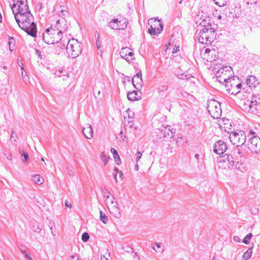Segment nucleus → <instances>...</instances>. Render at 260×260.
<instances>
[{
	"label": "nucleus",
	"mask_w": 260,
	"mask_h": 260,
	"mask_svg": "<svg viewBox=\"0 0 260 260\" xmlns=\"http://www.w3.org/2000/svg\"><path fill=\"white\" fill-rule=\"evenodd\" d=\"M79 258L76 255H72L70 257V259L69 260H78Z\"/></svg>",
	"instance_id": "nucleus-56"
},
{
	"label": "nucleus",
	"mask_w": 260,
	"mask_h": 260,
	"mask_svg": "<svg viewBox=\"0 0 260 260\" xmlns=\"http://www.w3.org/2000/svg\"><path fill=\"white\" fill-rule=\"evenodd\" d=\"M56 44V47L59 48V49H63L65 48L66 44L65 42L62 40V38H60L59 37L57 38V39L56 40L55 43Z\"/></svg>",
	"instance_id": "nucleus-26"
},
{
	"label": "nucleus",
	"mask_w": 260,
	"mask_h": 260,
	"mask_svg": "<svg viewBox=\"0 0 260 260\" xmlns=\"http://www.w3.org/2000/svg\"><path fill=\"white\" fill-rule=\"evenodd\" d=\"M64 22H66L64 18L57 20L56 23L54 26V28L56 29L57 36H59L60 35L62 34L63 32L67 30L68 25L66 24H64L63 25H60V23H63Z\"/></svg>",
	"instance_id": "nucleus-13"
},
{
	"label": "nucleus",
	"mask_w": 260,
	"mask_h": 260,
	"mask_svg": "<svg viewBox=\"0 0 260 260\" xmlns=\"http://www.w3.org/2000/svg\"><path fill=\"white\" fill-rule=\"evenodd\" d=\"M100 214L101 220L104 223H106L108 220L107 216L101 210L100 212Z\"/></svg>",
	"instance_id": "nucleus-33"
},
{
	"label": "nucleus",
	"mask_w": 260,
	"mask_h": 260,
	"mask_svg": "<svg viewBox=\"0 0 260 260\" xmlns=\"http://www.w3.org/2000/svg\"><path fill=\"white\" fill-rule=\"evenodd\" d=\"M227 149L226 143L223 140H219L214 144L213 152L217 154L220 155L223 154Z\"/></svg>",
	"instance_id": "nucleus-12"
},
{
	"label": "nucleus",
	"mask_w": 260,
	"mask_h": 260,
	"mask_svg": "<svg viewBox=\"0 0 260 260\" xmlns=\"http://www.w3.org/2000/svg\"><path fill=\"white\" fill-rule=\"evenodd\" d=\"M20 250L25 256L26 255V254H29V253L27 252V249H22V248H20Z\"/></svg>",
	"instance_id": "nucleus-57"
},
{
	"label": "nucleus",
	"mask_w": 260,
	"mask_h": 260,
	"mask_svg": "<svg viewBox=\"0 0 260 260\" xmlns=\"http://www.w3.org/2000/svg\"><path fill=\"white\" fill-rule=\"evenodd\" d=\"M118 19H113L110 22L108 23V26L111 29L118 30Z\"/></svg>",
	"instance_id": "nucleus-25"
},
{
	"label": "nucleus",
	"mask_w": 260,
	"mask_h": 260,
	"mask_svg": "<svg viewBox=\"0 0 260 260\" xmlns=\"http://www.w3.org/2000/svg\"><path fill=\"white\" fill-rule=\"evenodd\" d=\"M82 240L85 242L88 241L89 239V235L88 233L84 232L83 233L81 237Z\"/></svg>",
	"instance_id": "nucleus-37"
},
{
	"label": "nucleus",
	"mask_w": 260,
	"mask_h": 260,
	"mask_svg": "<svg viewBox=\"0 0 260 260\" xmlns=\"http://www.w3.org/2000/svg\"><path fill=\"white\" fill-rule=\"evenodd\" d=\"M134 169L136 171H138L139 170V166L138 164L136 165L134 167Z\"/></svg>",
	"instance_id": "nucleus-63"
},
{
	"label": "nucleus",
	"mask_w": 260,
	"mask_h": 260,
	"mask_svg": "<svg viewBox=\"0 0 260 260\" xmlns=\"http://www.w3.org/2000/svg\"><path fill=\"white\" fill-rule=\"evenodd\" d=\"M68 13V12L66 10H64L62 9L60 10V15L61 16H66V14Z\"/></svg>",
	"instance_id": "nucleus-50"
},
{
	"label": "nucleus",
	"mask_w": 260,
	"mask_h": 260,
	"mask_svg": "<svg viewBox=\"0 0 260 260\" xmlns=\"http://www.w3.org/2000/svg\"><path fill=\"white\" fill-rule=\"evenodd\" d=\"M56 34V31L55 28H53L52 27L51 28H47L45 30V32L42 35L43 40L47 44H53L59 37Z\"/></svg>",
	"instance_id": "nucleus-8"
},
{
	"label": "nucleus",
	"mask_w": 260,
	"mask_h": 260,
	"mask_svg": "<svg viewBox=\"0 0 260 260\" xmlns=\"http://www.w3.org/2000/svg\"><path fill=\"white\" fill-rule=\"evenodd\" d=\"M232 94H237L238 96V99L237 100V102H242V99L241 98V93H240V90H237L236 89L233 88V90L231 91Z\"/></svg>",
	"instance_id": "nucleus-30"
},
{
	"label": "nucleus",
	"mask_w": 260,
	"mask_h": 260,
	"mask_svg": "<svg viewBox=\"0 0 260 260\" xmlns=\"http://www.w3.org/2000/svg\"><path fill=\"white\" fill-rule=\"evenodd\" d=\"M101 159L104 162V165L106 166L110 159L109 156H107L104 152H102L101 154Z\"/></svg>",
	"instance_id": "nucleus-34"
},
{
	"label": "nucleus",
	"mask_w": 260,
	"mask_h": 260,
	"mask_svg": "<svg viewBox=\"0 0 260 260\" xmlns=\"http://www.w3.org/2000/svg\"><path fill=\"white\" fill-rule=\"evenodd\" d=\"M148 24L150 28L148 29V33L151 36H157L163 30L164 25L160 19L158 18H150L148 20Z\"/></svg>",
	"instance_id": "nucleus-7"
},
{
	"label": "nucleus",
	"mask_w": 260,
	"mask_h": 260,
	"mask_svg": "<svg viewBox=\"0 0 260 260\" xmlns=\"http://www.w3.org/2000/svg\"><path fill=\"white\" fill-rule=\"evenodd\" d=\"M179 51V46H175L174 48H173V50L172 51L173 53H177L178 51Z\"/></svg>",
	"instance_id": "nucleus-52"
},
{
	"label": "nucleus",
	"mask_w": 260,
	"mask_h": 260,
	"mask_svg": "<svg viewBox=\"0 0 260 260\" xmlns=\"http://www.w3.org/2000/svg\"><path fill=\"white\" fill-rule=\"evenodd\" d=\"M22 77L23 78V80L24 82L27 84L28 82H29V77L26 75V73H25V74H23V72H22Z\"/></svg>",
	"instance_id": "nucleus-42"
},
{
	"label": "nucleus",
	"mask_w": 260,
	"mask_h": 260,
	"mask_svg": "<svg viewBox=\"0 0 260 260\" xmlns=\"http://www.w3.org/2000/svg\"><path fill=\"white\" fill-rule=\"evenodd\" d=\"M133 78H142V73L141 72H139L138 73H137L136 75H135L134 76Z\"/></svg>",
	"instance_id": "nucleus-51"
},
{
	"label": "nucleus",
	"mask_w": 260,
	"mask_h": 260,
	"mask_svg": "<svg viewBox=\"0 0 260 260\" xmlns=\"http://www.w3.org/2000/svg\"><path fill=\"white\" fill-rule=\"evenodd\" d=\"M234 240L235 241H236V242H240L241 241V238L240 237H239L238 236H235L234 237Z\"/></svg>",
	"instance_id": "nucleus-53"
},
{
	"label": "nucleus",
	"mask_w": 260,
	"mask_h": 260,
	"mask_svg": "<svg viewBox=\"0 0 260 260\" xmlns=\"http://www.w3.org/2000/svg\"><path fill=\"white\" fill-rule=\"evenodd\" d=\"M181 79H188V78L187 77V76L186 75H181V77H180Z\"/></svg>",
	"instance_id": "nucleus-61"
},
{
	"label": "nucleus",
	"mask_w": 260,
	"mask_h": 260,
	"mask_svg": "<svg viewBox=\"0 0 260 260\" xmlns=\"http://www.w3.org/2000/svg\"><path fill=\"white\" fill-rule=\"evenodd\" d=\"M42 8V4L41 3H39L36 5V8L40 10Z\"/></svg>",
	"instance_id": "nucleus-55"
},
{
	"label": "nucleus",
	"mask_w": 260,
	"mask_h": 260,
	"mask_svg": "<svg viewBox=\"0 0 260 260\" xmlns=\"http://www.w3.org/2000/svg\"><path fill=\"white\" fill-rule=\"evenodd\" d=\"M242 87V84L241 82H238L237 84L236 85V88L235 89H236L237 90H240Z\"/></svg>",
	"instance_id": "nucleus-49"
},
{
	"label": "nucleus",
	"mask_w": 260,
	"mask_h": 260,
	"mask_svg": "<svg viewBox=\"0 0 260 260\" xmlns=\"http://www.w3.org/2000/svg\"><path fill=\"white\" fill-rule=\"evenodd\" d=\"M238 158L239 157H237V159H238ZM239 158L240 161H238L236 164V168L237 170L240 171L241 172H242L244 170L243 162V161H242V157L241 158L239 157Z\"/></svg>",
	"instance_id": "nucleus-28"
},
{
	"label": "nucleus",
	"mask_w": 260,
	"mask_h": 260,
	"mask_svg": "<svg viewBox=\"0 0 260 260\" xmlns=\"http://www.w3.org/2000/svg\"><path fill=\"white\" fill-rule=\"evenodd\" d=\"M215 4L219 7H223L226 5L227 0H213Z\"/></svg>",
	"instance_id": "nucleus-35"
},
{
	"label": "nucleus",
	"mask_w": 260,
	"mask_h": 260,
	"mask_svg": "<svg viewBox=\"0 0 260 260\" xmlns=\"http://www.w3.org/2000/svg\"><path fill=\"white\" fill-rule=\"evenodd\" d=\"M142 153L139 152V151H138L137 153V157H136V159H137V162H138L139 161V160H140V159L142 157Z\"/></svg>",
	"instance_id": "nucleus-48"
},
{
	"label": "nucleus",
	"mask_w": 260,
	"mask_h": 260,
	"mask_svg": "<svg viewBox=\"0 0 260 260\" xmlns=\"http://www.w3.org/2000/svg\"><path fill=\"white\" fill-rule=\"evenodd\" d=\"M118 27H119L118 30L124 29L127 26V22L125 19H122L119 20L118 19Z\"/></svg>",
	"instance_id": "nucleus-27"
},
{
	"label": "nucleus",
	"mask_w": 260,
	"mask_h": 260,
	"mask_svg": "<svg viewBox=\"0 0 260 260\" xmlns=\"http://www.w3.org/2000/svg\"><path fill=\"white\" fill-rule=\"evenodd\" d=\"M232 68L230 66H225L220 68L216 73V75H220L223 77H226V78H230L232 77Z\"/></svg>",
	"instance_id": "nucleus-15"
},
{
	"label": "nucleus",
	"mask_w": 260,
	"mask_h": 260,
	"mask_svg": "<svg viewBox=\"0 0 260 260\" xmlns=\"http://www.w3.org/2000/svg\"><path fill=\"white\" fill-rule=\"evenodd\" d=\"M36 52L37 55H38V56L41 59L42 58L41 51L38 49H36Z\"/></svg>",
	"instance_id": "nucleus-54"
},
{
	"label": "nucleus",
	"mask_w": 260,
	"mask_h": 260,
	"mask_svg": "<svg viewBox=\"0 0 260 260\" xmlns=\"http://www.w3.org/2000/svg\"><path fill=\"white\" fill-rule=\"evenodd\" d=\"M126 113L128 115V117L131 120H133L135 117V113L133 111H131L129 109L126 110Z\"/></svg>",
	"instance_id": "nucleus-38"
},
{
	"label": "nucleus",
	"mask_w": 260,
	"mask_h": 260,
	"mask_svg": "<svg viewBox=\"0 0 260 260\" xmlns=\"http://www.w3.org/2000/svg\"><path fill=\"white\" fill-rule=\"evenodd\" d=\"M128 124H129V127H132L134 124L133 120H131L128 121Z\"/></svg>",
	"instance_id": "nucleus-60"
},
{
	"label": "nucleus",
	"mask_w": 260,
	"mask_h": 260,
	"mask_svg": "<svg viewBox=\"0 0 260 260\" xmlns=\"http://www.w3.org/2000/svg\"><path fill=\"white\" fill-rule=\"evenodd\" d=\"M211 260H220L219 258L216 257L215 256H213Z\"/></svg>",
	"instance_id": "nucleus-64"
},
{
	"label": "nucleus",
	"mask_w": 260,
	"mask_h": 260,
	"mask_svg": "<svg viewBox=\"0 0 260 260\" xmlns=\"http://www.w3.org/2000/svg\"><path fill=\"white\" fill-rule=\"evenodd\" d=\"M216 77L218 82L221 83H226L227 84L228 81L230 79V78H226V77H223L220 75H216Z\"/></svg>",
	"instance_id": "nucleus-29"
},
{
	"label": "nucleus",
	"mask_w": 260,
	"mask_h": 260,
	"mask_svg": "<svg viewBox=\"0 0 260 260\" xmlns=\"http://www.w3.org/2000/svg\"><path fill=\"white\" fill-rule=\"evenodd\" d=\"M132 82L134 87L136 89H137L138 90H140L141 89V88L142 87L143 83L142 78H133V79L132 80Z\"/></svg>",
	"instance_id": "nucleus-21"
},
{
	"label": "nucleus",
	"mask_w": 260,
	"mask_h": 260,
	"mask_svg": "<svg viewBox=\"0 0 260 260\" xmlns=\"http://www.w3.org/2000/svg\"><path fill=\"white\" fill-rule=\"evenodd\" d=\"M14 17L22 30L33 38L37 37V24L33 21L34 17L30 11H25L20 14L14 13Z\"/></svg>",
	"instance_id": "nucleus-2"
},
{
	"label": "nucleus",
	"mask_w": 260,
	"mask_h": 260,
	"mask_svg": "<svg viewBox=\"0 0 260 260\" xmlns=\"http://www.w3.org/2000/svg\"><path fill=\"white\" fill-rule=\"evenodd\" d=\"M221 157L222 158V160L224 162L227 161L229 163V168H230L231 167H233L234 161L233 160V156L231 155L225 154L222 156Z\"/></svg>",
	"instance_id": "nucleus-22"
},
{
	"label": "nucleus",
	"mask_w": 260,
	"mask_h": 260,
	"mask_svg": "<svg viewBox=\"0 0 260 260\" xmlns=\"http://www.w3.org/2000/svg\"><path fill=\"white\" fill-rule=\"evenodd\" d=\"M142 93L139 90H134L132 92L129 91L127 93V97L128 100L135 101L140 100L141 98Z\"/></svg>",
	"instance_id": "nucleus-17"
},
{
	"label": "nucleus",
	"mask_w": 260,
	"mask_h": 260,
	"mask_svg": "<svg viewBox=\"0 0 260 260\" xmlns=\"http://www.w3.org/2000/svg\"><path fill=\"white\" fill-rule=\"evenodd\" d=\"M82 133L87 139H90L93 137V131L89 124H87L86 127L82 128Z\"/></svg>",
	"instance_id": "nucleus-18"
},
{
	"label": "nucleus",
	"mask_w": 260,
	"mask_h": 260,
	"mask_svg": "<svg viewBox=\"0 0 260 260\" xmlns=\"http://www.w3.org/2000/svg\"><path fill=\"white\" fill-rule=\"evenodd\" d=\"M11 7L14 14L30 11L27 0H17V3H14Z\"/></svg>",
	"instance_id": "nucleus-9"
},
{
	"label": "nucleus",
	"mask_w": 260,
	"mask_h": 260,
	"mask_svg": "<svg viewBox=\"0 0 260 260\" xmlns=\"http://www.w3.org/2000/svg\"><path fill=\"white\" fill-rule=\"evenodd\" d=\"M228 81L227 84H225V87L227 88V90L231 92L233 88L235 89L236 88V85L239 82V78L235 76L231 77Z\"/></svg>",
	"instance_id": "nucleus-16"
},
{
	"label": "nucleus",
	"mask_w": 260,
	"mask_h": 260,
	"mask_svg": "<svg viewBox=\"0 0 260 260\" xmlns=\"http://www.w3.org/2000/svg\"><path fill=\"white\" fill-rule=\"evenodd\" d=\"M167 89L168 86L166 85H163L162 86H159L157 90L158 92H160L167 90Z\"/></svg>",
	"instance_id": "nucleus-43"
},
{
	"label": "nucleus",
	"mask_w": 260,
	"mask_h": 260,
	"mask_svg": "<svg viewBox=\"0 0 260 260\" xmlns=\"http://www.w3.org/2000/svg\"><path fill=\"white\" fill-rule=\"evenodd\" d=\"M33 230L35 232H37V233H40L41 230H42V229L40 228L38 225H36V224H34L33 225Z\"/></svg>",
	"instance_id": "nucleus-44"
},
{
	"label": "nucleus",
	"mask_w": 260,
	"mask_h": 260,
	"mask_svg": "<svg viewBox=\"0 0 260 260\" xmlns=\"http://www.w3.org/2000/svg\"><path fill=\"white\" fill-rule=\"evenodd\" d=\"M247 145L248 149L252 153L260 152V138L257 136H252L250 137Z\"/></svg>",
	"instance_id": "nucleus-10"
},
{
	"label": "nucleus",
	"mask_w": 260,
	"mask_h": 260,
	"mask_svg": "<svg viewBox=\"0 0 260 260\" xmlns=\"http://www.w3.org/2000/svg\"><path fill=\"white\" fill-rule=\"evenodd\" d=\"M32 181L34 183L40 185L43 183L44 179L41 175L37 174L33 176Z\"/></svg>",
	"instance_id": "nucleus-24"
},
{
	"label": "nucleus",
	"mask_w": 260,
	"mask_h": 260,
	"mask_svg": "<svg viewBox=\"0 0 260 260\" xmlns=\"http://www.w3.org/2000/svg\"><path fill=\"white\" fill-rule=\"evenodd\" d=\"M67 52L72 58H76L81 53L82 49L77 40H70L66 45Z\"/></svg>",
	"instance_id": "nucleus-5"
},
{
	"label": "nucleus",
	"mask_w": 260,
	"mask_h": 260,
	"mask_svg": "<svg viewBox=\"0 0 260 260\" xmlns=\"http://www.w3.org/2000/svg\"><path fill=\"white\" fill-rule=\"evenodd\" d=\"M101 260H109L107 257H106L105 255H103L101 257Z\"/></svg>",
	"instance_id": "nucleus-62"
},
{
	"label": "nucleus",
	"mask_w": 260,
	"mask_h": 260,
	"mask_svg": "<svg viewBox=\"0 0 260 260\" xmlns=\"http://www.w3.org/2000/svg\"><path fill=\"white\" fill-rule=\"evenodd\" d=\"M207 109L209 113L214 119L219 118L221 114L220 105L217 101L211 99L208 101Z\"/></svg>",
	"instance_id": "nucleus-6"
},
{
	"label": "nucleus",
	"mask_w": 260,
	"mask_h": 260,
	"mask_svg": "<svg viewBox=\"0 0 260 260\" xmlns=\"http://www.w3.org/2000/svg\"><path fill=\"white\" fill-rule=\"evenodd\" d=\"M96 45L97 47V49L98 50V54H99V51H100V53H102V50H100L101 47V43L99 41V35H98L97 38L96 39Z\"/></svg>",
	"instance_id": "nucleus-39"
},
{
	"label": "nucleus",
	"mask_w": 260,
	"mask_h": 260,
	"mask_svg": "<svg viewBox=\"0 0 260 260\" xmlns=\"http://www.w3.org/2000/svg\"><path fill=\"white\" fill-rule=\"evenodd\" d=\"M247 132L248 137H249L250 136H256V133L254 132L252 129L249 128L247 130Z\"/></svg>",
	"instance_id": "nucleus-45"
},
{
	"label": "nucleus",
	"mask_w": 260,
	"mask_h": 260,
	"mask_svg": "<svg viewBox=\"0 0 260 260\" xmlns=\"http://www.w3.org/2000/svg\"><path fill=\"white\" fill-rule=\"evenodd\" d=\"M15 42V41L14 40V39L12 38V37H9V48H10V50L12 51V49H11V45L12 44H14V43Z\"/></svg>",
	"instance_id": "nucleus-47"
},
{
	"label": "nucleus",
	"mask_w": 260,
	"mask_h": 260,
	"mask_svg": "<svg viewBox=\"0 0 260 260\" xmlns=\"http://www.w3.org/2000/svg\"><path fill=\"white\" fill-rule=\"evenodd\" d=\"M246 84L250 90L247 89L245 91L246 94H245V110H248L252 113H256L257 111L259 98L254 95L251 90L258 84V82L255 76L251 75L246 79Z\"/></svg>",
	"instance_id": "nucleus-1"
},
{
	"label": "nucleus",
	"mask_w": 260,
	"mask_h": 260,
	"mask_svg": "<svg viewBox=\"0 0 260 260\" xmlns=\"http://www.w3.org/2000/svg\"><path fill=\"white\" fill-rule=\"evenodd\" d=\"M198 18H196V22L197 24H199L201 27H204V28H207L211 27V24L210 23V20L209 17H206L205 18H204L201 22H200L199 20H198Z\"/></svg>",
	"instance_id": "nucleus-19"
},
{
	"label": "nucleus",
	"mask_w": 260,
	"mask_h": 260,
	"mask_svg": "<svg viewBox=\"0 0 260 260\" xmlns=\"http://www.w3.org/2000/svg\"><path fill=\"white\" fill-rule=\"evenodd\" d=\"M173 130V128H171V126L167 125L160 131V135H162L164 138H171L174 136L175 131V129L174 131Z\"/></svg>",
	"instance_id": "nucleus-14"
},
{
	"label": "nucleus",
	"mask_w": 260,
	"mask_h": 260,
	"mask_svg": "<svg viewBox=\"0 0 260 260\" xmlns=\"http://www.w3.org/2000/svg\"><path fill=\"white\" fill-rule=\"evenodd\" d=\"M111 152L113 154V158L115 163L117 165H120L121 164V159L117 150L115 149L112 148L111 149Z\"/></svg>",
	"instance_id": "nucleus-23"
},
{
	"label": "nucleus",
	"mask_w": 260,
	"mask_h": 260,
	"mask_svg": "<svg viewBox=\"0 0 260 260\" xmlns=\"http://www.w3.org/2000/svg\"><path fill=\"white\" fill-rule=\"evenodd\" d=\"M120 55L128 62H132L135 59L133 50L127 47H123L121 49Z\"/></svg>",
	"instance_id": "nucleus-11"
},
{
	"label": "nucleus",
	"mask_w": 260,
	"mask_h": 260,
	"mask_svg": "<svg viewBox=\"0 0 260 260\" xmlns=\"http://www.w3.org/2000/svg\"><path fill=\"white\" fill-rule=\"evenodd\" d=\"M254 244L252 243V246L248 248V250H246V251L245 252V259H248L249 258L252 254V249L253 248Z\"/></svg>",
	"instance_id": "nucleus-31"
},
{
	"label": "nucleus",
	"mask_w": 260,
	"mask_h": 260,
	"mask_svg": "<svg viewBox=\"0 0 260 260\" xmlns=\"http://www.w3.org/2000/svg\"><path fill=\"white\" fill-rule=\"evenodd\" d=\"M227 124L226 123L224 124L223 128L225 129V131L228 133H231L229 138L230 141L232 143L236 145V147L234 149V153L236 157H240V158L243 156L244 149H243V145H244V139L241 138L240 136L243 137L242 133L244 132L239 130L237 132H232L231 131V128H229L228 130H226V128H228L226 126Z\"/></svg>",
	"instance_id": "nucleus-3"
},
{
	"label": "nucleus",
	"mask_w": 260,
	"mask_h": 260,
	"mask_svg": "<svg viewBox=\"0 0 260 260\" xmlns=\"http://www.w3.org/2000/svg\"><path fill=\"white\" fill-rule=\"evenodd\" d=\"M252 237L251 233H249L246 236H245V244H248L250 242V240Z\"/></svg>",
	"instance_id": "nucleus-41"
},
{
	"label": "nucleus",
	"mask_w": 260,
	"mask_h": 260,
	"mask_svg": "<svg viewBox=\"0 0 260 260\" xmlns=\"http://www.w3.org/2000/svg\"><path fill=\"white\" fill-rule=\"evenodd\" d=\"M59 74L55 73V75H57L59 77L61 76V75L63 76H66V74H67L68 72L62 69L61 70H59Z\"/></svg>",
	"instance_id": "nucleus-46"
},
{
	"label": "nucleus",
	"mask_w": 260,
	"mask_h": 260,
	"mask_svg": "<svg viewBox=\"0 0 260 260\" xmlns=\"http://www.w3.org/2000/svg\"><path fill=\"white\" fill-rule=\"evenodd\" d=\"M64 205L66 207L71 208L72 205L70 203H69L67 200L64 202Z\"/></svg>",
	"instance_id": "nucleus-58"
},
{
	"label": "nucleus",
	"mask_w": 260,
	"mask_h": 260,
	"mask_svg": "<svg viewBox=\"0 0 260 260\" xmlns=\"http://www.w3.org/2000/svg\"><path fill=\"white\" fill-rule=\"evenodd\" d=\"M240 9V8H236L235 9V14L234 15V17L236 18H239L241 17V19H242L243 16H242V12L241 10H239Z\"/></svg>",
	"instance_id": "nucleus-32"
},
{
	"label": "nucleus",
	"mask_w": 260,
	"mask_h": 260,
	"mask_svg": "<svg viewBox=\"0 0 260 260\" xmlns=\"http://www.w3.org/2000/svg\"><path fill=\"white\" fill-rule=\"evenodd\" d=\"M17 136L16 135H15V132L13 130L11 131L10 140L12 142H16Z\"/></svg>",
	"instance_id": "nucleus-40"
},
{
	"label": "nucleus",
	"mask_w": 260,
	"mask_h": 260,
	"mask_svg": "<svg viewBox=\"0 0 260 260\" xmlns=\"http://www.w3.org/2000/svg\"><path fill=\"white\" fill-rule=\"evenodd\" d=\"M215 36L214 28L211 27L203 28L200 31L198 41L203 44H211Z\"/></svg>",
	"instance_id": "nucleus-4"
},
{
	"label": "nucleus",
	"mask_w": 260,
	"mask_h": 260,
	"mask_svg": "<svg viewBox=\"0 0 260 260\" xmlns=\"http://www.w3.org/2000/svg\"><path fill=\"white\" fill-rule=\"evenodd\" d=\"M20 153L21 154V155L22 157H23L22 159V160L23 161H27L29 159V156L28 153L26 152H25L24 151H20Z\"/></svg>",
	"instance_id": "nucleus-36"
},
{
	"label": "nucleus",
	"mask_w": 260,
	"mask_h": 260,
	"mask_svg": "<svg viewBox=\"0 0 260 260\" xmlns=\"http://www.w3.org/2000/svg\"><path fill=\"white\" fill-rule=\"evenodd\" d=\"M110 213L117 218H119L121 217V213L119 208L117 207V203L116 202V205L112 207L111 208H108Z\"/></svg>",
	"instance_id": "nucleus-20"
},
{
	"label": "nucleus",
	"mask_w": 260,
	"mask_h": 260,
	"mask_svg": "<svg viewBox=\"0 0 260 260\" xmlns=\"http://www.w3.org/2000/svg\"><path fill=\"white\" fill-rule=\"evenodd\" d=\"M26 260H33L29 254H26L25 256Z\"/></svg>",
	"instance_id": "nucleus-59"
}]
</instances>
